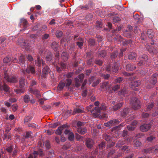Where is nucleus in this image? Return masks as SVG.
Segmentation results:
<instances>
[{"instance_id":"f257e3e1","label":"nucleus","mask_w":158,"mask_h":158,"mask_svg":"<svg viewBox=\"0 0 158 158\" xmlns=\"http://www.w3.org/2000/svg\"><path fill=\"white\" fill-rule=\"evenodd\" d=\"M3 82L15 83L17 82L18 77L16 76H9L8 75L7 71H4V72Z\"/></svg>"},{"instance_id":"f03ea898","label":"nucleus","mask_w":158,"mask_h":158,"mask_svg":"<svg viewBox=\"0 0 158 158\" xmlns=\"http://www.w3.org/2000/svg\"><path fill=\"white\" fill-rule=\"evenodd\" d=\"M119 68V65L116 62H114L112 66L110 65H107L106 67V69L107 72H109L110 73H117Z\"/></svg>"},{"instance_id":"7ed1b4c3","label":"nucleus","mask_w":158,"mask_h":158,"mask_svg":"<svg viewBox=\"0 0 158 158\" xmlns=\"http://www.w3.org/2000/svg\"><path fill=\"white\" fill-rule=\"evenodd\" d=\"M22 71L23 74L26 75L28 78L31 74H34L35 73V68L30 65L28 66L25 69H22Z\"/></svg>"},{"instance_id":"20e7f679","label":"nucleus","mask_w":158,"mask_h":158,"mask_svg":"<svg viewBox=\"0 0 158 158\" xmlns=\"http://www.w3.org/2000/svg\"><path fill=\"white\" fill-rule=\"evenodd\" d=\"M150 61L148 59V56L146 55L143 54L141 57L139 58L137 64L139 66H140L143 64L147 66L149 64Z\"/></svg>"},{"instance_id":"39448f33","label":"nucleus","mask_w":158,"mask_h":158,"mask_svg":"<svg viewBox=\"0 0 158 158\" xmlns=\"http://www.w3.org/2000/svg\"><path fill=\"white\" fill-rule=\"evenodd\" d=\"M130 104L132 107L135 110L139 109L140 107V102L139 100L135 97H133L131 99Z\"/></svg>"},{"instance_id":"423d86ee","label":"nucleus","mask_w":158,"mask_h":158,"mask_svg":"<svg viewBox=\"0 0 158 158\" xmlns=\"http://www.w3.org/2000/svg\"><path fill=\"white\" fill-rule=\"evenodd\" d=\"M120 122V121L118 119L114 118L108 121L107 123H104V125L105 127L110 128L112 126L118 124Z\"/></svg>"},{"instance_id":"0eeeda50","label":"nucleus","mask_w":158,"mask_h":158,"mask_svg":"<svg viewBox=\"0 0 158 158\" xmlns=\"http://www.w3.org/2000/svg\"><path fill=\"white\" fill-rule=\"evenodd\" d=\"M42 157L44 156L43 151L41 149L38 151H34L33 153L31 154L28 158H38V156Z\"/></svg>"},{"instance_id":"6e6552de","label":"nucleus","mask_w":158,"mask_h":158,"mask_svg":"<svg viewBox=\"0 0 158 158\" xmlns=\"http://www.w3.org/2000/svg\"><path fill=\"white\" fill-rule=\"evenodd\" d=\"M84 77V75L81 74L78 75V77L75 79V85L76 87L78 88L80 84L82 82Z\"/></svg>"},{"instance_id":"1a4fd4ad","label":"nucleus","mask_w":158,"mask_h":158,"mask_svg":"<svg viewBox=\"0 0 158 158\" xmlns=\"http://www.w3.org/2000/svg\"><path fill=\"white\" fill-rule=\"evenodd\" d=\"M158 149L155 146L152 147L148 149H144L142 151L143 153H150L154 152L156 154L157 152Z\"/></svg>"},{"instance_id":"9d476101","label":"nucleus","mask_w":158,"mask_h":158,"mask_svg":"<svg viewBox=\"0 0 158 158\" xmlns=\"http://www.w3.org/2000/svg\"><path fill=\"white\" fill-rule=\"evenodd\" d=\"M25 58L24 56L21 55L19 58V60L17 58H15L13 60V62L14 63H17L20 64H23L25 63Z\"/></svg>"},{"instance_id":"9b49d317","label":"nucleus","mask_w":158,"mask_h":158,"mask_svg":"<svg viewBox=\"0 0 158 158\" xmlns=\"http://www.w3.org/2000/svg\"><path fill=\"white\" fill-rule=\"evenodd\" d=\"M56 67L58 72L60 73L62 70L66 68V65L65 63L62 62L60 64L59 63L58 64H56Z\"/></svg>"},{"instance_id":"f8f14e48","label":"nucleus","mask_w":158,"mask_h":158,"mask_svg":"<svg viewBox=\"0 0 158 158\" xmlns=\"http://www.w3.org/2000/svg\"><path fill=\"white\" fill-rule=\"evenodd\" d=\"M151 126L150 124H144L140 127V129L141 131L146 132L149 129Z\"/></svg>"},{"instance_id":"ddd939ff","label":"nucleus","mask_w":158,"mask_h":158,"mask_svg":"<svg viewBox=\"0 0 158 158\" xmlns=\"http://www.w3.org/2000/svg\"><path fill=\"white\" fill-rule=\"evenodd\" d=\"M67 127V125L66 124H63L61 126L59 127L55 131V133L58 135H61L62 131L64 129Z\"/></svg>"},{"instance_id":"4468645a","label":"nucleus","mask_w":158,"mask_h":158,"mask_svg":"<svg viewBox=\"0 0 158 158\" xmlns=\"http://www.w3.org/2000/svg\"><path fill=\"white\" fill-rule=\"evenodd\" d=\"M130 109L129 108H125L121 111L120 115L122 117L125 118L129 115Z\"/></svg>"},{"instance_id":"2eb2a0df","label":"nucleus","mask_w":158,"mask_h":158,"mask_svg":"<svg viewBox=\"0 0 158 158\" xmlns=\"http://www.w3.org/2000/svg\"><path fill=\"white\" fill-rule=\"evenodd\" d=\"M35 63L36 66L39 67L41 66L42 64L43 66L44 65L42 60L39 55H38L37 56V59L35 60Z\"/></svg>"},{"instance_id":"dca6fc26","label":"nucleus","mask_w":158,"mask_h":158,"mask_svg":"<svg viewBox=\"0 0 158 158\" xmlns=\"http://www.w3.org/2000/svg\"><path fill=\"white\" fill-rule=\"evenodd\" d=\"M94 142L93 140L90 138L86 139L85 144L88 148H91L93 146Z\"/></svg>"},{"instance_id":"f3484780","label":"nucleus","mask_w":158,"mask_h":158,"mask_svg":"<svg viewBox=\"0 0 158 158\" xmlns=\"http://www.w3.org/2000/svg\"><path fill=\"white\" fill-rule=\"evenodd\" d=\"M109 88L110 86L109 85L108 81L102 83V85L100 86L101 90L102 91L106 90L107 89H108Z\"/></svg>"},{"instance_id":"a211bd4d","label":"nucleus","mask_w":158,"mask_h":158,"mask_svg":"<svg viewBox=\"0 0 158 158\" xmlns=\"http://www.w3.org/2000/svg\"><path fill=\"white\" fill-rule=\"evenodd\" d=\"M77 132L81 135H84L87 132L86 127L77 128Z\"/></svg>"},{"instance_id":"6ab92c4d","label":"nucleus","mask_w":158,"mask_h":158,"mask_svg":"<svg viewBox=\"0 0 158 158\" xmlns=\"http://www.w3.org/2000/svg\"><path fill=\"white\" fill-rule=\"evenodd\" d=\"M49 71L50 69L48 66H44L42 70V77H45L46 75H47L48 73L49 72Z\"/></svg>"},{"instance_id":"aec40b11","label":"nucleus","mask_w":158,"mask_h":158,"mask_svg":"<svg viewBox=\"0 0 158 158\" xmlns=\"http://www.w3.org/2000/svg\"><path fill=\"white\" fill-rule=\"evenodd\" d=\"M136 66L133 64H129L126 66V70L128 71H132L135 70Z\"/></svg>"},{"instance_id":"412c9836","label":"nucleus","mask_w":158,"mask_h":158,"mask_svg":"<svg viewBox=\"0 0 158 158\" xmlns=\"http://www.w3.org/2000/svg\"><path fill=\"white\" fill-rule=\"evenodd\" d=\"M118 94L119 95L126 96L128 95V91L126 88H124L118 92Z\"/></svg>"},{"instance_id":"4be33fe9","label":"nucleus","mask_w":158,"mask_h":158,"mask_svg":"<svg viewBox=\"0 0 158 158\" xmlns=\"http://www.w3.org/2000/svg\"><path fill=\"white\" fill-rule=\"evenodd\" d=\"M29 91L31 93L35 95L36 97H38L40 95L39 91L36 89L31 88Z\"/></svg>"},{"instance_id":"5701e85b","label":"nucleus","mask_w":158,"mask_h":158,"mask_svg":"<svg viewBox=\"0 0 158 158\" xmlns=\"http://www.w3.org/2000/svg\"><path fill=\"white\" fill-rule=\"evenodd\" d=\"M140 84V82L139 81H134L131 82L130 85L132 88L138 87Z\"/></svg>"},{"instance_id":"b1692460","label":"nucleus","mask_w":158,"mask_h":158,"mask_svg":"<svg viewBox=\"0 0 158 158\" xmlns=\"http://www.w3.org/2000/svg\"><path fill=\"white\" fill-rule=\"evenodd\" d=\"M90 112L92 113L95 116H97L98 113H100V110L98 106H96L94 107V110L92 109V110H90Z\"/></svg>"},{"instance_id":"393cba45","label":"nucleus","mask_w":158,"mask_h":158,"mask_svg":"<svg viewBox=\"0 0 158 158\" xmlns=\"http://www.w3.org/2000/svg\"><path fill=\"white\" fill-rule=\"evenodd\" d=\"M20 22L23 25L24 29H25L27 27L28 24L27 20L24 18H22L20 19Z\"/></svg>"},{"instance_id":"a878e982","label":"nucleus","mask_w":158,"mask_h":158,"mask_svg":"<svg viewBox=\"0 0 158 158\" xmlns=\"http://www.w3.org/2000/svg\"><path fill=\"white\" fill-rule=\"evenodd\" d=\"M151 80L150 81L151 83L152 84V85L151 86H149V85H147L146 86V88L150 89L152 87L153 85H154L157 82V78H151Z\"/></svg>"},{"instance_id":"bb28decb","label":"nucleus","mask_w":158,"mask_h":158,"mask_svg":"<svg viewBox=\"0 0 158 158\" xmlns=\"http://www.w3.org/2000/svg\"><path fill=\"white\" fill-rule=\"evenodd\" d=\"M79 8L83 10H86L89 9L90 7V6L89 5V4L88 5L87 4L84 5H81L79 6Z\"/></svg>"},{"instance_id":"cd10ccee","label":"nucleus","mask_w":158,"mask_h":158,"mask_svg":"<svg viewBox=\"0 0 158 158\" xmlns=\"http://www.w3.org/2000/svg\"><path fill=\"white\" fill-rule=\"evenodd\" d=\"M19 83L20 88H23L25 84V79L24 77H21L20 78Z\"/></svg>"},{"instance_id":"c85d7f7f","label":"nucleus","mask_w":158,"mask_h":158,"mask_svg":"<svg viewBox=\"0 0 158 158\" xmlns=\"http://www.w3.org/2000/svg\"><path fill=\"white\" fill-rule=\"evenodd\" d=\"M98 56L99 57L104 58L105 57L106 55V52L104 50L100 51L98 52Z\"/></svg>"},{"instance_id":"c756f323","label":"nucleus","mask_w":158,"mask_h":158,"mask_svg":"<svg viewBox=\"0 0 158 158\" xmlns=\"http://www.w3.org/2000/svg\"><path fill=\"white\" fill-rule=\"evenodd\" d=\"M51 46L54 51H56L57 50L59 45L56 42L54 41L52 43L51 45Z\"/></svg>"},{"instance_id":"7c9ffc66","label":"nucleus","mask_w":158,"mask_h":158,"mask_svg":"<svg viewBox=\"0 0 158 158\" xmlns=\"http://www.w3.org/2000/svg\"><path fill=\"white\" fill-rule=\"evenodd\" d=\"M52 58V53L51 52H49L48 53L45 57V60L47 61H51Z\"/></svg>"},{"instance_id":"2f4dec72","label":"nucleus","mask_w":158,"mask_h":158,"mask_svg":"<svg viewBox=\"0 0 158 158\" xmlns=\"http://www.w3.org/2000/svg\"><path fill=\"white\" fill-rule=\"evenodd\" d=\"M123 106L122 103H119L113 106V109L114 110L116 111L119 109Z\"/></svg>"},{"instance_id":"473e14b6","label":"nucleus","mask_w":158,"mask_h":158,"mask_svg":"<svg viewBox=\"0 0 158 158\" xmlns=\"http://www.w3.org/2000/svg\"><path fill=\"white\" fill-rule=\"evenodd\" d=\"M137 56L135 52H131L128 55V58L130 60H132Z\"/></svg>"},{"instance_id":"72a5a7b5","label":"nucleus","mask_w":158,"mask_h":158,"mask_svg":"<svg viewBox=\"0 0 158 158\" xmlns=\"http://www.w3.org/2000/svg\"><path fill=\"white\" fill-rule=\"evenodd\" d=\"M5 82H3L4 84L3 85H2V86L1 88H0V89H3L5 91L8 92L9 91L10 88L8 85L5 84Z\"/></svg>"},{"instance_id":"f704fd0d","label":"nucleus","mask_w":158,"mask_h":158,"mask_svg":"<svg viewBox=\"0 0 158 158\" xmlns=\"http://www.w3.org/2000/svg\"><path fill=\"white\" fill-rule=\"evenodd\" d=\"M65 85V83L62 82H60L58 84L57 87V89L59 90H61L64 88Z\"/></svg>"},{"instance_id":"c9c22d12","label":"nucleus","mask_w":158,"mask_h":158,"mask_svg":"<svg viewBox=\"0 0 158 158\" xmlns=\"http://www.w3.org/2000/svg\"><path fill=\"white\" fill-rule=\"evenodd\" d=\"M118 55V53L117 52H113L111 53L110 55V58L112 60H113L117 57Z\"/></svg>"},{"instance_id":"e433bc0d","label":"nucleus","mask_w":158,"mask_h":158,"mask_svg":"<svg viewBox=\"0 0 158 158\" xmlns=\"http://www.w3.org/2000/svg\"><path fill=\"white\" fill-rule=\"evenodd\" d=\"M61 57L64 61H66L68 59L67 53L65 52H63L61 54Z\"/></svg>"},{"instance_id":"4c0bfd02","label":"nucleus","mask_w":158,"mask_h":158,"mask_svg":"<svg viewBox=\"0 0 158 158\" xmlns=\"http://www.w3.org/2000/svg\"><path fill=\"white\" fill-rule=\"evenodd\" d=\"M141 145V142L138 140H135L134 142L133 145L135 148H137L140 146Z\"/></svg>"},{"instance_id":"58836bf2","label":"nucleus","mask_w":158,"mask_h":158,"mask_svg":"<svg viewBox=\"0 0 158 158\" xmlns=\"http://www.w3.org/2000/svg\"><path fill=\"white\" fill-rule=\"evenodd\" d=\"M24 102L26 103L29 102L30 101V98L28 95H25L23 97Z\"/></svg>"},{"instance_id":"ea45409f","label":"nucleus","mask_w":158,"mask_h":158,"mask_svg":"<svg viewBox=\"0 0 158 158\" xmlns=\"http://www.w3.org/2000/svg\"><path fill=\"white\" fill-rule=\"evenodd\" d=\"M33 117L31 115H29L25 118L24 119V123H27L30 121L32 118Z\"/></svg>"},{"instance_id":"a19ab883","label":"nucleus","mask_w":158,"mask_h":158,"mask_svg":"<svg viewBox=\"0 0 158 158\" xmlns=\"http://www.w3.org/2000/svg\"><path fill=\"white\" fill-rule=\"evenodd\" d=\"M28 126L29 127H32L35 129L38 128L37 125L32 123H30L28 124Z\"/></svg>"},{"instance_id":"79ce46f5","label":"nucleus","mask_w":158,"mask_h":158,"mask_svg":"<svg viewBox=\"0 0 158 158\" xmlns=\"http://www.w3.org/2000/svg\"><path fill=\"white\" fill-rule=\"evenodd\" d=\"M123 35L125 37L130 38L131 37V34L130 31H126L124 32Z\"/></svg>"},{"instance_id":"37998d69","label":"nucleus","mask_w":158,"mask_h":158,"mask_svg":"<svg viewBox=\"0 0 158 158\" xmlns=\"http://www.w3.org/2000/svg\"><path fill=\"white\" fill-rule=\"evenodd\" d=\"M121 149L122 151L124 152L126 151L127 153H128L130 150V149L128 148V147L127 146H124L122 147Z\"/></svg>"},{"instance_id":"c03bdc74","label":"nucleus","mask_w":158,"mask_h":158,"mask_svg":"<svg viewBox=\"0 0 158 158\" xmlns=\"http://www.w3.org/2000/svg\"><path fill=\"white\" fill-rule=\"evenodd\" d=\"M75 135L76 138L77 140L81 141L83 140L84 137L80 135L77 133H76Z\"/></svg>"},{"instance_id":"a18cd8bd","label":"nucleus","mask_w":158,"mask_h":158,"mask_svg":"<svg viewBox=\"0 0 158 158\" xmlns=\"http://www.w3.org/2000/svg\"><path fill=\"white\" fill-rule=\"evenodd\" d=\"M120 20V18L118 16H114L113 17V20L114 24L118 23Z\"/></svg>"},{"instance_id":"49530a36","label":"nucleus","mask_w":158,"mask_h":158,"mask_svg":"<svg viewBox=\"0 0 158 158\" xmlns=\"http://www.w3.org/2000/svg\"><path fill=\"white\" fill-rule=\"evenodd\" d=\"M111 138L110 135L106 134H105L103 135V138L107 141L110 140Z\"/></svg>"},{"instance_id":"de8ad7c7","label":"nucleus","mask_w":158,"mask_h":158,"mask_svg":"<svg viewBox=\"0 0 158 158\" xmlns=\"http://www.w3.org/2000/svg\"><path fill=\"white\" fill-rule=\"evenodd\" d=\"M88 44L91 46L94 45L95 44V40L93 39H89L88 40Z\"/></svg>"},{"instance_id":"09e8293b","label":"nucleus","mask_w":158,"mask_h":158,"mask_svg":"<svg viewBox=\"0 0 158 158\" xmlns=\"http://www.w3.org/2000/svg\"><path fill=\"white\" fill-rule=\"evenodd\" d=\"M101 76L104 79L106 80H108L110 77V75L108 74H102Z\"/></svg>"},{"instance_id":"8fccbe9b","label":"nucleus","mask_w":158,"mask_h":158,"mask_svg":"<svg viewBox=\"0 0 158 158\" xmlns=\"http://www.w3.org/2000/svg\"><path fill=\"white\" fill-rule=\"evenodd\" d=\"M155 103L153 102H151L149 103L147 106V109L148 110H151L154 106Z\"/></svg>"},{"instance_id":"3c124183","label":"nucleus","mask_w":158,"mask_h":158,"mask_svg":"<svg viewBox=\"0 0 158 158\" xmlns=\"http://www.w3.org/2000/svg\"><path fill=\"white\" fill-rule=\"evenodd\" d=\"M74 137V135L72 132H71L69 133L68 136V139L70 141H72L73 140Z\"/></svg>"},{"instance_id":"603ef678","label":"nucleus","mask_w":158,"mask_h":158,"mask_svg":"<svg viewBox=\"0 0 158 158\" xmlns=\"http://www.w3.org/2000/svg\"><path fill=\"white\" fill-rule=\"evenodd\" d=\"M115 150L113 149H110V152H109L107 156L108 157H111L115 153Z\"/></svg>"},{"instance_id":"864d4df0","label":"nucleus","mask_w":158,"mask_h":158,"mask_svg":"<svg viewBox=\"0 0 158 158\" xmlns=\"http://www.w3.org/2000/svg\"><path fill=\"white\" fill-rule=\"evenodd\" d=\"M85 124V123L83 122L77 121L76 123L77 128H81L82 127L81 126H84Z\"/></svg>"},{"instance_id":"5fc2aeb1","label":"nucleus","mask_w":158,"mask_h":158,"mask_svg":"<svg viewBox=\"0 0 158 158\" xmlns=\"http://www.w3.org/2000/svg\"><path fill=\"white\" fill-rule=\"evenodd\" d=\"M44 144L47 149H48L50 148L51 147L50 143L48 140H46L44 143Z\"/></svg>"},{"instance_id":"6e6d98bb","label":"nucleus","mask_w":158,"mask_h":158,"mask_svg":"<svg viewBox=\"0 0 158 158\" xmlns=\"http://www.w3.org/2000/svg\"><path fill=\"white\" fill-rule=\"evenodd\" d=\"M96 27L97 29L102 27V23L100 21H97L96 23Z\"/></svg>"},{"instance_id":"4d7b16f0","label":"nucleus","mask_w":158,"mask_h":158,"mask_svg":"<svg viewBox=\"0 0 158 158\" xmlns=\"http://www.w3.org/2000/svg\"><path fill=\"white\" fill-rule=\"evenodd\" d=\"M54 155V152L53 150H51L48 151V155L50 157H53Z\"/></svg>"},{"instance_id":"13d9d810","label":"nucleus","mask_w":158,"mask_h":158,"mask_svg":"<svg viewBox=\"0 0 158 158\" xmlns=\"http://www.w3.org/2000/svg\"><path fill=\"white\" fill-rule=\"evenodd\" d=\"M49 37V35L46 33L42 35V39L43 40L45 41Z\"/></svg>"},{"instance_id":"bf43d9fd","label":"nucleus","mask_w":158,"mask_h":158,"mask_svg":"<svg viewBox=\"0 0 158 158\" xmlns=\"http://www.w3.org/2000/svg\"><path fill=\"white\" fill-rule=\"evenodd\" d=\"M63 34V33L62 31H57L56 33V35L57 37L60 38V37Z\"/></svg>"},{"instance_id":"052dcab7","label":"nucleus","mask_w":158,"mask_h":158,"mask_svg":"<svg viewBox=\"0 0 158 158\" xmlns=\"http://www.w3.org/2000/svg\"><path fill=\"white\" fill-rule=\"evenodd\" d=\"M124 141L120 140L118 141L117 143L116 144V146L120 147L121 145L124 144Z\"/></svg>"},{"instance_id":"680f3d73","label":"nucleus","mask_w":158,"mask_h":158,"mask_svg":"<svg viewBox=\"0 0 158 158\" xmlns=\"http://www.w3.org/2000/svg\"><path fill=\"white\" fill-rule=\"evenodd\" d=\"M11 58L10 57H6L3 59V62L5 63H8L11 60Z\"/></svg>"},{"instance_id":"e2e57ef3","label":"nucleus","mask_w":158,"mask_h":158,"mask_svg":"<svg viewBox=\"0 0 158 158\" xmlns=\"http://www.w3.org/2000/svg\"><path fill=\"white\" fill-rule=\"evenodd\" d=\"M69 50L70 51H71V52L72 53V52L75 49V45L73 44H71L69 45Z\"/></svg>"},{"instance_id":"0e129e2a","label":"nucleus","mask_w":158,"mask_h":158,"mask_svg":"<svg viewBox=\"0 0 158 158\" xmlns=\"http://www.w3.org/2000/svg\"><path fill=\"white\" fill-rule=\"evenodd\" d=\"M82 111L79 108H76L74 109L73 110V114H75L77 113H80Z\"/></svg>"},{"instance_id":"69168bd1","label":"nucleus","mask_w":158,"mask_h":158,"mask_svg":"<svg viewBox=\"0 0 158 158\" xmlns=\"http://www.w3.org/2000/svg\"><path fill=\"white\" fill-rule=\"evenodd\" d=\"M83 43L84 42L83 41H77L76 42V44L78 47L81 49L83 45Z\"/></svg>"},{"instance_id":"338daca9","label":"nucleus","mask_w":158,"mask_h":158,"mask_svg":"<svg viewBox=\"0 0 158 158\" xmlns=\"http://www.w3.org/2000/svg\"><path fill=\"white\" fill-rule=\"evenodd\" d=\"M127 128L129 131H131L134 130L135 129V127L134 126L132 125H130L127 126Z\"/></svg>"},{"instance_id":"774afa93","label":"nucleus","mask_w":158,"mask_h":158,"mask_svg":"<svg viewBox=\"0 0 158 158\" xmlns=\"http://www.w3.org/2000/svg\"><path fill=\"white\" fill-rule=\"evenodd\" d=\"M123 78L122 77H118L115 80V82L116 83H120L123 80Z\"/></svg>"}]
</instances>
